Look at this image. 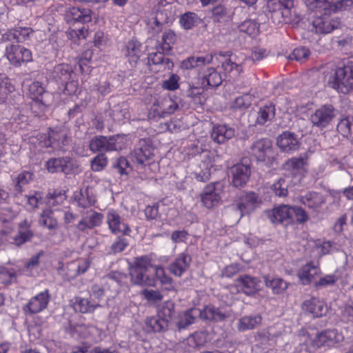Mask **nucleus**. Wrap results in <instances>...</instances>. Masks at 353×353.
Segmentation results:
<instances>
[{
	"label": "nucleus",
	"instance_id": "nucleus-5",
	"mask_svg": "<svg viewBox=\"0 0 353 353\" xmlns=\"http://www.w3.org/2000/svg\"><path fill=\"white\" fill-rule=\"evenodd\" d=\"M179 105L170 97H159L153 102L149 109V117L165 118L175 112Z\"/></svg>",
	"mask_w": 353,
	"mask_h": 353
},
{
	"label": "nucleus",
	"instance_id": "nucleus-18",
	"mask_svg": "<svg viewBox=\"0 0 353 353\" xmlns=\"http://www.w3.org/2000/svg\"><path fill=\"white\" fill-rule=\"evenodd\" d=\"M216 183H211L205 186L201 193V201L204 207L212 209L217 206L221 199L220 193L216 188Z\"/></svg>",
	"mask_w": 353,
	"mask_h": 353
},
{
	"label": "nucleus",
	"instance_id": "nucleus-37",
	"mask_svg": "<svg viewBox=\"0 0 353 353\" xmlns=\"http://www.w3.org/2000/svg\"><path fill=\"white\" fill-rule=\"evenodd\" d=\"M169 323L161 316H150L145 319V326L148 332H161L168 330Z\"/></svg>",
	"mask_w": 353,
	"mask_h": 353
},
{
	"label": "nucleus",
	"instance_id": "nucleus-39",
	"mask_svg": "<svg viewBox=\"0 0 353 353\" xmlns=\"http://www.w3.org/2000/svg\"><path fill=\"white\" fill-rule=\"evenodd\" d=\"M263 318L260 314L245 315L241 317L237 323V329L240 332L254 330L262 323Z\"/></svg>",
	"mask_w": 353,
	"mask_h": 353
},
{
	"label": "nucleus",
	"instance_id": "nucleus-36",
	"mask_svg": "<svg viewBox=\"0 0 353 353\" xmlns=\"http://www.w3.org/2000/svg\"><path fill=\"white\" fill-rule=\"evenodd\" d=\"M301 202L313 211L318 212L322 204L325 203V199L321 194L315 192H310L301 196Z\"/></svg>",
	"mask_w": 353,
	"mask_h": 353
},
{
	"label": "nucleus",
	"instance_id": "nucleus-25",
	"mask_svg": "<svg viewBox=\"0 0 353 353\" xmlns=\"http://www.w3.org/2000/svg\"><path fill=\"white\" fill-rule=\"evenodd\" d=\"M200 81L203 89L216 88L222 83L223 78L219 72L214 68H206L200 76Z\"/></svg>",
	"mask_w": 353,
	"mask_h": 353
},
{
	"label": "nucleus",
	"instance_id": "nucleus-57",
	"mask_svg": "<svg viewBox=\"0 0 353 353\" xmlns=\"http://www.w3.org/2000/svg\"><path fill=\"white\" fill-rule=\"evenodd\" d=\"M39 222L48 229H54L57 228L58 225L57 219L53 216V211L49 208L43 210L39 218Z\"/></svg>",
	"mask_w": 353,
	"mask_h": 353
},
{
	"label": "nucleus",
	"instance_id": "nucleus-10",
	"mask_svg": "<svg viewBox=\"0 0 353 353\" xmlns=\"http://www.w3.org/2000/svg\"><path fill=\"white\" fill-rule=\"evenodd\" d=\"M340 24L341 21L339 17H333L327 12H325L321 16L315 17L312 21L315 32L322 34L332 32L340 27Z\"/></svg>",
	"mask_w": 353,
	"mask_h": 353
},
{
	"label": "nucleus",
	"instance_id": "nucleus-40",
	"mask_svg": "<svg viewBox=\"0 0 353 353\" xmlns=\"http://www.w3.org/2000/svg\"><path fill=\"white\" fill-rule=\"evenodd\" d=\"M263 279L265 286L270 288L274 294H281L288 288L287 282L281 278L265 275L263 276Z\"/></svg>",
	"mask_w": 353,
	"mask_h": 353
},
{
	"label": "nucleus",
	"instance_id": "nucleus-51",
	"mask_svg": "<svg viewBox=\"0 0 353 353\" xmlns=\"http://www.w3.org/2000/svg\"><path fill=\"white\" fill-rule=\"evenodd\" d=\"M14 91V86L11 83L10 79L0 74V104L3 103L8 99L9 94Z\"/></svg>",
	"mask_w": 353,
	"mask_h": 353
},
{
	"label": "nucleus",
	"instance_id": "nucleus-14",
	"mask_svg": "<svg viewBox=\"0 0 353 353\" xmlns=\"http://www.w3.org/2000/svg\"><path fill=\"white\" fill-rule=\"evenodd\" d=\"M90 150L97 152H110L121 150L118 145L117 139L115 137H106L104 136H96L93 137L89 144Z\"/></svg>",
	"mask_w": 353,
	"mask_h": 353
},
{
	"label": "nucleus",
	"instance_id": "nucleus-12",
	"mask_svg": "<svg viewBox=\"0 0 353 353\" xmlns=\"http://www.w3.org/2000/svg\"><path fill=\"white\" fill-rule=\"evenodd\" d=\"M335 117V110L332 105L325 104L317 108L310 115V121L314 126L319 128L327 127Z\"/></svg>",
	"mask_w": 353,
	"mask_h": 353
},
{
	"label": "nucleus",
	"instance_id": "nucleus-45",
	"mask_svg": "<svg viewBox=\"0 0 353 353\" xmlns=\"http://www.w3.org/2000/svg\"><path fill=\"white\" fill-rule=\"evenodd\" d=\"M26 220H24L19 224V230L18 234L14 237V243L19 246L33 236V232L30 230Z\"/></svg>",
	"mask_w": 353,
	"mask_h": 353
},
{
	"label": "nucleus",
	"instance_id": "nucleus-17",
	"mask_svg": "<svg viewBox=\"0 0 353 353\" xmlns=\"http://www.w3.org/2000/svg\"><path fill=\"white\" fill-rule=\"evenodd\" d=\"M276 143L279 149L287 153L298 150L301 143L297 135L290 131H284L276 139Z\"/></svg>",
	"mask_w": 353,
	"mask_h": 353
},
{
	"label": "nucleus",
	"instance_id": "nucleus-11",
	"mask_svg": "<svg viewBox=\"0 0 353 353\" xmlns=\"http://www.w3.org/2000/svg\"><path fill=\"white\" fill-rule=\"evenodd\" d=\"M70 141L68 131L63 127H54L49 128L48 140L45 144L46 147H50L56 150H64V147L68 145Z\"/></svg>",
	"mask_w": 353,
	"mask_h": 353
},
{
	"label": "nucleus",
	"instance_id": "nucleus-29",
	"mask_svg": "<svg viewBox=\"0 0 353 353\" xmlns=\"http://www.w3.org/2000/svg\"><path fill=\"white\" fill-rule=\"evenodd\" d=\"M234 133V129L228 125L216 124L212 128L211 138L214 142L221 144L232 139Z\"/></svg>",
	"mask_w": 353,
	"mask_h": 353
},
{
	"label": "nucleus",
	"instance_id": "nucleus-41",
	"mask_svg": "<svg viewBox=\"0 0 353 353\" xmlns=\"http://www.w3.org/2000/svg\"><path fill=\"white\" fill-rule=\"evenodd\" d=\"M177 39V35L173 30L170 29L165 30L161 36L159 44L162 52L167 54L170 52Z\"/></svg>",
	"mask_w": 353,
	"mask_h": 353
},
{
	"label": "nucleus",
	"instance_id": "nucleus-33",
	"mask_svg": "<svg viewBox=\"0 0 353 353\" xmlns=\"http://www.w3.org/2000/svg\"><path fill=\"white\" fill-rule=\"evenodd\" d=\"M74 201L77 206L86 209L93 206L97 202L95 196L90 192L89 187L75 191L73 194Z\"/></svg>",
	"mask_w": 353,
	"mask_h": 353
},
{
	"label": "nucleus",
	"instance_id": "nucleus-32",
	"mask_svg": "<svg viewBox=\"0 0 353 353\" xmlns=\"http://www.w3.org/2000/svg\"><path fill=\"white\" fill-rule=\"evenodd\" d=\"M191 261L192 258L188 253L182 252L170 264L169 270L174 275L181 276L189 268Z\"/></svg>",
	"mask_w": 353,
	"mask_h": 353
},
{
	"label": "nucleus",
	"instance_id": "nucleus-49",
	"mask_svg": "<svg viewBox=\"0 0 353 353\" xmlns=\"http://www.w3.org/2000/svg\"><path fill=\"white\" fill-rule=\"evenodd\" d=\"M66 198L65 190H54L53 192L49 194L47 203L50 207L57 208L55 210H59V207L65 202Z\"/></svg>",
	"mask_w": 353,
	"mask_h": 353
},
{
	"label": "nucleus",
	"instance_id": "nucleus-35",
	"mask_svg": "<svg viewBox=\"0 0 353 353\" xmlns=\"http://www.w3.org/2000/svg\"><path fill=\"white\" fill-rule=\"evenodd\" d=\"M123 52L130 64L131 65H135L141 57V43L134 39L128 41L125 44V48L123 49Z\"/></svg>",
	"mask_w": 353,
	"mask_h": 353
},
{
	"label": "nucleus",
	"instance_id": "nucleus-3",
	"mask_svg": "<svg viewBox=\"0 0 353 353\" xmlns=\"http://www.w3.org/2000/svg\"><path fill=\"white\" fill-rule=\"evenodd\" d=\"M27 96L32 100L30 108L36 115L45 112L52 101V94L46 90L39 81H33L28 87Z\"/></svg>",
	"mask_w": 353,
	"mask_h": 353
},
{
	"label": "nucleus",
	"instance_id": "nucleus-19",
	"mask_svg": "<svg viewBox=\"0 0 353 353\" xmlns=\"http://www.w3.org/2000/svg\"><path fill=\"white\" fill-rule=\"evenodd\" d=\"M103 215L95 210H88L83 216L81 220L77 225V229L81 232L86 230H92L101 225Z\"/></svg>",
	"mask_w": 353,
	"mask_h": 353
},
{
	"label": "nucleus",
	"instance_id": "nucleus-61",
	"mask_svg": "<svg viewBox=\"0 0 353 353\" xmlns=\"http://www.w3.org/2000/svg\"><path fill=\"white\" fill-rule=\"evenodd\" d=\"M32 173L28 171H23L19 174L17 177L15 190L19 193H21L23 192V187L32 180Z\"/></svg>",
	"mask_w": 353,
	"mask_h": 353
},
{
	"label": "nucleus",
	"instance_id": "nucleus-20",
	"mask_svg": "<svg viewBox=\"0 0 353 353\" xmlns=\"http://www.w3.org/2000/svg\"><path fill=\"white\" fill-rule=\"evenodd\" d=\"M302 309L312 314L313 317L317 318L325 315L328 311L327 303L323 300L314 296L303 303Z\"/></svg>",
	"mask_w": 353,
	"mask_h": 353
},
{
	"label": "nucleus",
	"instance_id": "nucleus-4",
	"mask_svg": "<svg viewBox=\"0 0 353 353\" xmlns=\"http://www.w3.org/2000/svg\"><path fill=\"white\" fill-rule=\"evenodd\" d=\"M251 155L257 161L267 165H272L275 160V153L271 141L268 139H261L256 141L250 148Z\"/></svg>",
	"mask_w": 353,
	"mask_h": 353
},
{
	"label": "nucleus",
	"instance_id": "nucleus-46",
	"mask_svg": "<svg viewBox=\"0 0 353 353\" xmlns=\"http://www.w3.org/2000/svg\"><path fill=\"white\" fill-rule=\"evenodd\" d=\"M238 28L241 32L245 33L250 37H255L260 32V24L254 19L245 20L238 26Z\"/></svg>",
	"mask_w": 353,
	"mask_h": 353
},
{
	"label": "nucleus",
	"instance_id": "nucleus-60",
	"mask_svg": "<svg viewBox=\"0 0 353 353\" xmlns=\"http://www.w3.org/2000/svg\"><path fill=\"white\" fill-rule=\"evenodd\" d=\"M310 56V50L304 46H300L294 49L290 55L292 59L299 62H305Z\"/></svg>",
	"mask_w": 353,
	"mask_h": 353
},
{
	"label": "nucleus",
	"instance_id": "nucleus-63",
	"mask_svg": "<svg viewBox=\"0 0 353 353\" xmlns=\"http://www.w3.org/2000/svg\"><path fill=\"white\" fill-rule=\"evenodd\" d=\"M338 281V277L334 274H327L321 277L314 283V286L316 289L325 288L334 285Z\"/></svg>",
	"mask_w": 353,
	"mask_h": 353
},
{
	"label": "nucleus",
	"instance_id": "nucleus-7",
	"mask_svg": "<svg viewBox=\"0 0 353 353\" xmlns=\"http://www.w3.org/2000/svg\"><path fill=\"white\" fill-rule=\"evenodd\" d=\"M5 55L10 63L15 66L32 61V53L30 50L21 45L10 44L6 46Z\"/></svg>",
	"mask_w": 353,
	"mask_h": 353
},
{
	"label": "nucleus",
	"instance_id": "nucleus-59",
	"mask_svg": "<svg viewBox=\"0 0 353 353\" xmlns=\"http://www.w3.org/2000/svg\"><path fill=\"white\" fill-rule=\"evenodd\" d=\"M353 8V0H337L332 1L330 12H339L350 11Z\"/></svg>",
	"mask_w": 353,
	"mask_h": 353
},
{
	"label": "nucleus",
	"instance_id": "nucleus-24",
	"mask_svg": "<svg viewBox=\"0 0 353 353\" xmlns=\"http://www.w3.org/2000/svg\"><path fill=\"white\" fill-rule=\"evenodd\" d=\"M238 286L241 288L243 293L247 295H254L260 290L261 280L248 274L239 276L236 280Z\"/></svg>",
	"mask_w": 353,
	"mask_h": 353
},
{
	"label": "nucleus",
	"instance_id": "nucleus-28",
	"mask_svg": "<svg viewBox=\"0 0 353 353\" xmlns=\"http://www.w3.org/2000/svg\"><path fill=\"white\" fill-rule=\"evenodd\" d=\"M320 274L321 270L319 265H316L312 261H310L301 267L297 275L301 284L307 285L313 281L315 276Z\"/></svg>",
	"mask_w": 353,
	"mask_h": 353
},
{
	"label": "nucleus",
	"instance_id": "nucleus-34",
	"mask_svg": "<svg viewBox=\"0 0 353 353\" xmlns=\"http://www.w3.org/2000/svg\"><path fill=\"white\" fill-rule=\"evenodd\" d=\"M213 61V54H207L204 56H191L184 59L181 63L183 70H192L196 68H201L211 63Z\"/></svg>",
	"mask_w": 353,
	"mask_h": 353
},
{
	"label": "nucleus",
	"instance_id": "nucleus-30",
	"mask_svg": "<svg viewBox=\"0 0 353 353\" xmlns=\"http://www.w3.org/2000/svg\"><path fill=\"white\" fill-rule=\"evenodd\" d=\"M74 75L72 66L68 63L56 65L52 72V79L61 85H63Z\"/></svg>",
	"mask_w": 353,
	"mask_h": 353
},
{
	"label": "nucleus",
	"instance_id": "nucleus-6",
	"mask_svg": "<svg viewBox=\"0 0 353 353\" xmlns=\"http://www.w3.org/2000/svg\"><path fill=\"white\" fill-rule=\"evenodd\" d=\"M50 301V290L45 289L43 291L32 296L23 305L22 310L26 316H32L41 313L48 307Z\"/></svg>",
	"mask_w": 353,
	"mask_h": 353
},
{
	"label": "nucleus",
	"instance_id": "nucleus-15",
	"mask_svg": "<svg viewBox=\"0 0 353 353\" xmlns=\"http://www.w3.org/2000/svg\"><path fill=\"white\" fill-rule=\"evenodd\" d=\"M64 18L66 23L70 25H74L77 23H87L92 20V10L80 7H69L65 11Z\"/></svg>",
	"mask_w": 353,
	"mask_h": 353
},
{
	"label": "nucleus",
	"instance_id": "nucleus-47",
	"mask_svg": "<svg viewBox=\"0 0 353 353\" xmlns=\"http://www.w3.org/2000/svg\"><path fill=\"white\" fill-rule=\"evenodd\" d=\"M252 103V97L250 94H245L237 97L230 105V108L234 111L243 112L246 110Z\"/></svg>",
	"mask_w": 353,
	"mask_h": 353
},
{
	"label": "nucleus",
	"instance_id": "nucleus-9",
	"mask_svg": "<svg viewBox=\"0 0 353 353\" xmlns=\"http://www.w3.org/2000/svg\"><path fill=\"white\" fill-rule=\"evenodd\" d=\"M267 8L272 14V17L278 19V22H281V19L288 22L291 19V10L294 8V1L292 0H268Z\"/></svg>",
	"mask_w": 353,
	"mask_h": 353
},
{
	"label": "nucleus",
	"instance_id": "nucleus-54",
	"mask_svg": "<svg viewBox=\"0 0 353 353\" xmlns=\"http://www.w3.org/2000/svg\"><path fill=\"white\" fill-rule=\"evenodd\" d=\"M209 340L206 331L195 332L188 339V343L190 346L199 347L203 346Z\"/></svg>",
	"mask_w": 353,
	"mask_h": 353
},
{
	"label": "nucleus",
	"instance_id": "nucleus-23",
	"mask_svg": "<svg viewBox=\"0 0 353 353\" xmlns=\"http://www.w3.org/2000/svg\"><path fill=\"white\" fill-rule=\"evenodd\" d=\"M21 274V268L14 265H0V285L8 287L17 281Z\"/></svg>",
	"mask_w": 353,
	"mask_h": 353
},
{
	"label": "nucleus",
	"instance_id": "nucleus-13",
	"mask_svg": "<svg viewBox=\"0 0 353 353\" xmlns=\"http://www.w3.org/2000/svg\"><path fill=\"white\" fill-rule=\"evenodd\" d=\"M261 204V199L254 192H247L241 195L236 201V208L240 212V217L252 212Z\"/></svg>",
	"mask_w": 353,
	"mask_h": 353
},
{
	"label": "nucleus",
	"instance_id": "nucleus-62",
	"mask_svg": "<svg viewBox=\"0 0 353 353\" xmlns=\"http://www.w3.org/2000/svg\"><path fill=\"white\" fill-rule=\"evenodd\" d=\"M305 164V161L301 157H292L286 161L285 166V169L292 172H300L303 169Z\"/></svg>",
	"mask_w": 353,
	"mask_h": 353
},
{
	"label": "nucleus",
	"instance_id": "nucleus-1",
	"mask_svg": "<svg viewBox=\"0 0 353 353\" xmlns=\"http://www.w3.org/2000/svg\"><path fill=\"white\" fill-rule=\"evenodd\" d=\"M150 269H153L155 277L164 285L171 284L172 279L167 275L165 270L161 265L153 264L152 255L147 254L135 257L133 263L130 266V282L134 285L149 286L155 285V279L147 272Z\"/></svg>",
	"mask_w": 353,
	"mask_h": 353
},
{
	"label": "nucleus",
	"instance_id": "nucleus-27",
	"mask_svg": "<svg viewBox=\"0 0 353 353\" xmlns=\"http://www.w3.org/2000/svg\"><path fill=\"white\" fill-rule=\"evenodd\" d=\"M132 155L137 163L141 165H149L153 162V148L145 142L134 148Z\"/></svg>",
	"mask_w": 353,
	"mask_h": 353
},
{
	"label": "nucleus",
	"instance_id": "nucleus-21",
	"mask_svg": "<svg viewBox=\"0 0 353 353\" xmlns=\"http://www.w3.org/2000/svg\"><path fill=\"white\" fill-rule=\"evenodd\" d=\"M232 183L235 188L245 185L249 181L251 168L249 165L237 163L231 168Z\"/></svg>",
	"mask_w": 353,
	"mask_h": 353
},
{
	"label": "nucleus",
	"instance_id": "nucleus-50",
	"mask_svg": "<svg viewBox=\"0 0 353 353\" xmlns=\"http://www.w3.org/2000/svg\"><path fill=\"white\" fill-rule=\"evenodd\" d=\"M172 15V6L165 0H159L157 10V19L167 23Z\"/></svg>",
	"mask_w": 353,
	"mask_h": 353
},
{
	"label": "nucleus",
	"instance_id": "nucleus-64",
	"mask_svg": "<svg viewBox=\"0 0 353 353\" xmlns=\"http://www.w3.org/2000/svg\"><path fill=\"white\" fill-rule=\"evenodd\" d=\"M108 164L107 157L101 153L96 156L91 161V168L94 172L103 170Z\"/></svg>",
	"mask_w": 353,
	"mask_h": 353
},
{
	"label": "nucleus",
	"instance_id": "nucleus-42",
	"mask_svg": "<svg viewBox=\"0 0 353 353\" xmlns=\"http://www.w3.org/2000/svg\"><path fill=\"white\" fill-rule=\"evenodd\" d=\"M164 52H155L149 53L148 56V64L150 66L162 65L168 70H172L174 67L173 61L169 59L165 58L163 54Z\"/></svg>",
	"mask_w": 353,
	"mask_h": 353
},
{
	"label": "nucleus",
	"instance_id": "nucleus-58",
	"mask_svg": "<svg viewBox=\"0 0 353 353\" xmlns=\"http://www.w3.org/2000/svg\"><path fill=\"white\" fill-rule=\"evenodd\" d=\"M66 34L69 39L72 41L74 43H77L81 40L86 39L89 34V29L85 26L77 29L70 28Z\"/></svg>",
	"mask_w": 353,
	"mask_h": 353
},
{
	"label": "nucleus",
	"instance_id": "nucleus-26",
	"mask_svg": "<svg viewBox=\"0 0 353 353\" xmlns=\"http://www.w3.org/2000/svg\"><path fill=\"white\" fill-rule=\"evenodd\" d=\"M32 32L33 30L31 28L18 26L13 29L8 30L2 34L1 40L3 41H16L18 43H22L26 41Z\"/></svg>",
	"mask_w": 353,
	"mask_h": 353
},
{
	"label": "nucleus",
	"instance_id": "nucleus-8",
	"mask_svg": "<svg viewBox=\"0 0 353 353\" xmlns=\"http://www.w3.org/2000/svg\"><path fill=\"white\" fill-rule=\"evenodd\" d=\"M343 340V334L336 329H327L316 334L312 340V344L316 347L332 348L336 347Z\"/></svg>",
	"mask_w": 353,
	"mask_h": 353
},
{
	"label": "nucleus",
	"instance_id": "nucleus-43",
	"mask_svg": "<svg viewBox=\"0 0 353 353\" xmlns=\"http://www.w3.org/2000/svg\"><path fill=\"white\" fill-rule=\"evenodd\" d=\"M274 116L275 105L270 102L260 108L256 122L257 124L263 125L273 119Z\"/></svg>",
	"mask_w": 353,
	"mask_h": 353
},
{
	"label": "nucleus",
	"instance_id": "nucleus-31",
	"mask_svg": "<svg viewBox=\"0 0 353 353\" xmlns=\"http://www.w3.org/2000/svg\"><path fill=\"white\" fill-rule=\"evenodd\" d=\"M72 303L74 310L82 314L92 313L97 308L100 307L98 301L91 299V298L86 299L81 296H75Z\"/></svg>",
	"mask_w": 353,
	"mask_h": 353
},
{
	"label": "nucleus",
	"instance_id": "nucleus-56",
	"mask_svg": "<svg viewBox=\"0 0 353 353\" xmlns=\"http://www.w3.org/2000/svg\"><path fill=\"white\" fill-rule=\"evenodd\" d=\"M222 68L225 73L234 77L239 76L243 70L242 65L237 64L232 60L231 56L222 63Z\"/></svg>",
	"mask_w": 353,
	"mask_h": 353
},
{
	"label": "nucleus",
	"instance_id": "nucleus-48",
	"mask_svg": "<svg viewBox=\"0 0 353 353\" xmlns=\"http://www.w3.org/2000/svg\"><path fill=\"white\" fill-rule=\"evenodd\" d=\"M174 303L172 301H164L161 305H159L157 310L158 316H161L163 319L167 320L170 323L174 314Z\"/></svg>",
	"mask_w": 353,
	"mask_h": 353
},
{
	"label": "nucleus",
	"instance_id": "nucleus-52",
	"mask_svg": "<svg viewBox=\"0 0 353 353\" xmlns=\"http://www.w3.org/2000/svg\"><path fill=\"white\" fill-rule=\"evenodd\" d=\"M336 130L339 134L344 137H349L353 131V117L347 116L342 118L337 126Z\"/></svg>",
	"mask_w": 353,
	"mask_h": 353
},
{
	"label": "nucleus",
	"instance_id": "nucleus-2",
	"mask_svg": "<svg viewBox=\"0 0 353 353\" xmlns=\"http://www.w3.org/2000/svg\"><path fill=\"white\" fill-rule=\"evenodd\" d=\"M327 85L344 94L353 91V65H327L323 71Z\"/></svg>",
	"mask_w": 353,
	"mask_h": 353
},
{
	"label": "nucleus",
	"instance_id": "nucleus-53",
	"mask_svg": "<svg viewBox=\"0 0 353 353\" xmlns=\"http://www.w3.org/2000/svg\"><path fill=\"white\" fill-rule=\"evenodd\" d=\"M201 19L197 14L192 12H187L181 16L179 23L185 30H190L198 25Z\"/></svg>",
	"mask_w": 353,
	"mask_h": 353
},
{
	"label": "nucleus",
	"instance_id": "nucleus-44",
	"mask_svg": "<svg viewBox=\"0 0 353 353\" xmlns=\"http://www.w3.org/2000/svg\"><path fill=\"white\" fill-rule=\"evenodd\" d=\"M200 315L203 319L215 321H223L228 316L219 308L213 305H206L201 311Z\"/></svg>",
	"mask_w": 353,
	"mask_h": 353
},
{
	"label": "nucleus",
	"instance_id": "nucleus-38",
	"mask_svg": "<svg viewBox=\"0 0 353 353\" xmlns=\"http://www.w3.org/2000/svg\"><path fill=\"white\" fill-rule=\"evenodd\" d=\"M70 163V159L68 157L52 158L46 162V168L50 173L64 172L68 173V164Z\"/></svg>",
	"mask_w": 353,
	"mask_h": 353
},
{
	"label": "nucleus",
	"instance_id": "nucleus-55",
	"mask_svg": "<svg viewBox=\"0 0 353 353\" xmlns=\"http://www.w3.org/2000/svg\"><path fill=\"white\" fill-rule=\"evenodd\" d=\"M306 6L312 10L330 12L333 0H304Z\"/></svg>",
	"mask_w": 353,
	"mask_h": 353
},
{
	"label": "nucleus",
	"instance_id": "nucleus-16",
	"mask_svg": "<svg viewBox=\"0 0 353 353\" xmlns=\"http://www.w3.org/2000/svg\"><path fill=\"white\" fill-rule=\"evenodd\" d=\"M106 219L108 228L113 234L129 235L131 232L130 228L124 223L123 219L117 210H110L107 214Z\"/></svg>",
	"mask_w": 353,
	"mask_h": 353
},
{
	"label": "nucleus",
	"instance_id": "nucleus-22",
	"mask_svg": "<svg viewBox=\"0 0 353 353\" xmlns=\"http://www.w3.org/2000/svg\"><path fill=\"white\" fill-rule=\"evenodd\" d=\"M292 207L282 205L266 212L268 219L273 223H291L292 221Z\"/></svg>",
	"mask_w": 353,
	"mask_h": 353
}]
</instances>
